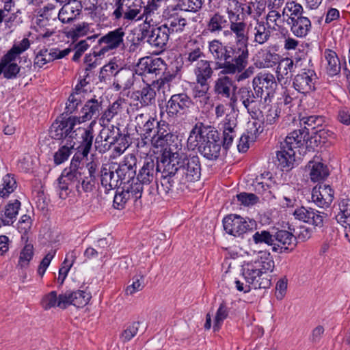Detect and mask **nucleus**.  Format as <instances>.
<instances>
[{
	"mask_svg": "<svg viewBox=\"0 0 350 350\" xmlns=\"http://www.w3.org/2000/svg\"><path fill=\"white\" fill-rule=\"evenodd\" d=\"M141 0H119L118 6L114 10L113 14L117 18L124 15L127 19H133L139 14Z\"/></svg>",
	"mask_w": 350,
	"mask_h": 350,
	"instance_id": "nucleus-21",
	"label": "nucleus"
},
{
	"mask_svg": "<svg viewBox=\"0 0 350 350\" xmlns=\"http://www.w3.org/2000/svg\"><path fill=\"white\" fill-rule=\"evenodd\" d=\"M124 31L122 28L116 29L109 31L98 40L100 49L98 52L94 51V57L103 55L110 50L121 46L123 44Z\"/></svg>",
	"mask_w": 350,
	"mask_h": 350,
	"instance_id": "nucleus-9",
	"label": "nucleus"
},
{
	"mask_svg": "<svg viewBox=\"0 0 350 350\" xmlns=\"http://www.w3.org/2000/svg\"><path fill=\"white\" fill-rule=\"evenodd\" d=\"M137 159L133 154H129L124 157V159L116 166L115 165L116 173L119 176L121 184L132 180L136 174Z\"/></svg>",
	"mask_w": 350,
	"mask_h": 350,
	"instance_id": "nucleus-14",
	"label": "nucleus"
},
{
	"mask_svg": "<svg viewBox=\"0 0 350 350\" xmlns=\"http://www.w3.org/2000/svg\"><path fill=\"white\" fill-rule=\"evenodd\" d=\"M265 111L262 110L261 116L263 118V124L271 125L278 120L280 111L276 105L263 107Z\"/></svg>",
	"mask_w": 350,
	"mask_h": 350,
	"instance_id": "nucleus-51",
	"label": "nucleus"
},
{
	"mask_svg": "<svg viewBox=\"0 0 350 350\" xmlns=\"http://www.w3.org/2000/svg\"><path fill=\"white\" fill-rule=\"evenodd\" d=\"M197 84H202L205 87V83H208L213 74V70L211 66V62L206 59H200L193 68Z\"/></svg>",
	"mask_w": 350,
	"mask_h": 350,
	"instance_id": "nucleus-25",
	"label": "nucleus"
},
{
	"mask_svg": "<svg viewBox=\"0 0 350 350\" xmlns=\"http://www.w3.org/2000/svg\"><path fill=\"white\" fill-rule=\"evenodd\" d=\"M253 240L256 244L266 243L268 245L273 246V250L277 252V247H275L273 235L269 232L262 230L260 232H256L253 235Z\"/></svg>",
	"mask_w": 350,
	"mask_h": 350,
	"instance_id": "nucleus-55",
	"label": "nucleus"
},
{
	"mask_svg": "<svg viewBox=\"0 0 350 350\" xmlns=\"http://www.w3.org/2000/svg\"><path fill=\"white\" fill-rule=\"evenodd\" d=\"M70 49L64 50L47 49L40 50L34 59V66L38 68H42L46 64L57 59H61L68 55L70 52Z\"/></svg>",
	"mask_w": 350,
	"mask_h": 350,
	"instance_id": "nucleus-22",
	"label": "nucleus"
},
{
	"mask_svg": "<svg viewBox=\"0 0 350 350\" xmlns=\"http://www.w3.org/2000/svg\"><path fill=\"white\" fill-rule=\"evenodd\" d=\"M317 76L312 69H303L293 79L294 88L301 94H308L315 90Z\"/></svg>",
	"mask_w": 350,
	"mask_h": 350,
	"instance_id": "nucleus-10",
	"label": "nucleus"
},
{
	"mask_svg": "<svg viewBox=\"0 0 350 350\" xmlns=\"http://www.w3.org/2000/svg\"><path fill=\"white\" fill-rule=\"evenodd\" d=\"M303 61H306V59L301 57H295L294 59L288 57L282 59L277 68L278 79L287 76L289 72L293 71L294 67L301 68L303 66Z\"/></svg>",
	"mask_w": 350,
	"mask_h": 350,
	"instance_id": "nucleus-34",
	"label": "nucleus"
},
{
	"mask_svg": "<svg viewBox=\"0 0 350 350\" xmlns=\"http://www.w3.org/2000/svg\"><path fill=\"white\" fill-rule=\"evenodd\" d=\"M0 187V196L6 198L16 189V182L13 176L6 174L1 180Z\"/></svg>",
	"mask_w": 350,
	"mask_h": 350,
	"instance_id": "nucleus-49",
	"label": "nucleus"
},
{
	"mask_svg": "<svg viewBox=\"0 0 350 350\" xmlns=\"http://www.w3.org/2000/svg\"><path fill=\"white\" fill-rule=\"evenodd\" d=\"M64 295L66 297V308L73 305L78 308H81L87 305L92 296L90 293L85 291H77L75 292H66Z\"/></svg>",
	"mask_w": 350,
	"mask_h": 350,
	"instance_id": "nucleus-32",
	"label": "nucleus"
},
{
	"mask_svg": "<svg viewBox=\"0 0 350 350\" xmlns=\"http://www.w3.org/2000/svg\"><path fill=\"white\" fill-rule=\"evenodd\" d=\"M334 199V191L328 185L319 184L312 192V202L320 208H327Z\"/></svg>",
	"mask_w": 350,
	"mask_h": 350,
	"instance_id": "nucleus-19",
	"label": "nucleus"
},
{
	"mask_svg": "<svg viewBox=\"0 0 350 350\" xmlns=\"http://www.w3.org/2000/svg\"><path fill=\"white\" fill-rule=\"evenodd\" d=\"M228 25V20L225 16L216 12L210 16L207 23V29L211 33L219 32Z\"/></svg>",
	"mask_w": 350,
	"mask_h": 350,
	"instance_id": "nucleus-45",
	"label": "nucleus"
},
{
	"mask_svg": "<svg viewBox=\"0 0 350 350\" xmlns=\"http://www.w3.org/2000/svg\"><path fill=\"white\" fill-rule=\"evenodd\" d=\"M1 72L5 78L10 79L16 77L19 72V67L16 63L4 64L1 62Z\"/></svg>",
	"mask_w": 350,
	"mask_h": 350,
	"instance_id": "nucleus-64",
	"label": "nucleus"
},
{
	"mask_svg": "<svg viewBox=\"0 0 350 350\" xmlns=\"http://www.w3.org/2000/svg\"><path fill=\"white\" fill-rule=\"evenodd\" d=\"M159 123V122H157L154 118L150 117L148 120H147V122L138 132H140L141 134L145 137V138H151L152 135L156 132L157 124Z\"/></svg>",
	"mask_w": 350,
	"mask_h": 350,
	"instance_id": "nucleus-59",
	"label": "nucleus"
},
{
	"mask_svg": "<svg viewBox=\"0 0 350 350\" xmlns=\"http://www.w3.org/2000/svg\"><path fill=\"white\" fill-rule=\"evenodd\" d=\"M208 49L215 61V68L221 69L223 75H234L247 66V60L236 52L235 47L226 46L219 40L209 41Z\"/></svg>",
	"mask_w": 350,
	"mask_h": 350,
	"instance_id": "nucleus-3",
	"label": "nucleus"
},
{
	"mask_svg": "<svg viewBox=\"0 0 350 350\" xmlns=\"http://www.w3.org/2000/svg\"><path fill=\"white\" fill-rule=\"evenodd\" d=\"M252 85L254 90L258 92L266 100L273 93L277 83L272 74L260 72L253 79Z\"/></svg>",
	"mask_w": 350,
	"mask_h": 350,
	"instance_id": "nucleus-11",
	"label": "nucleus"
},
{
	"mask_svg": "<svg viewBox=\"0 0 350 350\" xmlns=\"http://www.w3.org/2000/svg\"><path fill=\"white\" fill-rule=\"evenodd\" d=\"M30 46L29 40L27 38L23 39L18 44H15L4 55L1 62L4 64L12 63L17 56L26 51Z\"/></svg>",
	"mask_w": 350,
	"mask_h": 350,
	"instance_id": "nucleus-42",
	"label": "nucleus"
},
{
	"mask_svg": "<svg viewBox=\"0 0 350 350\" xmlns=\"http://www.w3.org/2000/svg\"><path fill=\"white\" fill-rule=\"evenodd\" d=\"M213 131L214 129L210 127L196 125L191 131L187 139V147L191 150L198 148L200 151Z\"/></svg>",
	"mask_w": 350,
	"mask_h": 350,
	"instance_id": "nucleus-17",
	"label": "nucleus"
},
{
	"mask_svg": "<svg viewBox=\"0 0 350 350\" xmlns=\"http://www.w3.org/2000/svg\"><path fill=\"white\" fill-rule=\"evenodd\" d=\"M165 70V64L160 57L154 59L145 57L139 59L136 66L135 73L137 76L146 74L159 75Z\"/></svg>",
	"mask_w": 350,
	"mask_h": 350,
	"instance_id": "nucleus-12",
	"label": "nucleus"
},
{
	"mask_svg": "<svg viewBox=\"0 0 350 350\" xmlns=\"http://www.w3.org/2000/svg\"><path fill=\"white\" fill-rule=\"evenodd\" d=\"M273 239L277 250L279 248L286 250L290 246L295 245V237L293 233L287 230H280L277 231L273 235Z\"/></svg>",
	"mask_w": 350,
	"mask_h": 350,
	"instance_id": "nucleus-38",
	"label": "nucleus"
},
{
	"mask_svg": "<svg viewBox=\"0 0 350 350\" xmlns=\"http://www.w3.org/2000/svg\"><path fill=\"white\" fill-rule=\"evenodd\" d=\"M280 201L284 206H293L296 202L297 191L288 185H282L280 188Z\"/></svg>",
	"mask_w": 350,
	"mask_h": 350,
	"instance_id": "nucleus-40",
	"label": "nucleus"
},
{
	"mask_svg": "<svg viewBox=\"0 0 350 350\" xmlns=\"http://www.w3.org/2000/svg\"><path fill=\"white\" fill-rule=\"evenodd\" d=\"M340 212L336 216L337 221L345 228L350 229V199H342L339 202Z\"/></svg>",
	"mask_w": 350,
	"mask_h": 350,
	"instance_id": "nucleus-43",
	"label": "nucleus"
},
{
	"mask_svg": "<svg viewBox=\"0 0 350 350\" xmlns=\"http://www.w3.org/2000/svg\"><path fill=\"white\" fill-rule=\"evenodd\" d=\"M173 137L165 122L157 124L156 132L151 137V143L156 148L163 147Z\"/></svg>",
	"mask_w": 350,
	"mask_h": 350,
	"instance_id": "nucleus-28",
	"label": "nucleus"
},
{
	"mask_svg": "<svg viewBox=\"0 0 350 350\" xmlns=\"http://www.w3.org/2000/svg\"><path fill=\"white\" fill-rule=\"evenodd\" d=\"M185 47V62L188 64H193L200 59H204L205 55L202 51L203 46L198 41L189 40Z\"/></svg>",
	"mask_w": 350,
	"mask_h": 350,
	"instance_id": "nucleus-31",
	"label": "nucleus"
},
{
	"mask_svg": "<svg viewBox=\"0 0 350 350\" xmlns=\"http://www.w3.org/2000/svg\"><path fill=\"white\" fill-rule=\"evenodd\" d=\"M306 167L309 171L310 178L313 182L323 180L329 175L327 167L321 161H310Z\"/></svg>",
	"mask_w": 350,
	"mask_h": 350,
	"instance_id": "nucleus-33",
	"label": "nucleus"
},
{
	"mask_svg": "<svg viewBox=\"0 0 350 350\" xmlns=\"http://www.w3.org/2000/svg\"><path fill=\"white\" fill-rule=\"evenodd\" d=\"M288 23L291 24V29L293 33L299 38L305 37L311 27L310 21L304 16L296 18L291 17V21H288Z\"/></svg>",
	"mask_w": 350,
	"mask_h": 350,
	"instance_id": "nucleus-37",
	"label": "nucleus"
},
{
	"mask_svg": "<svg viewBox=\"0 0 350 350\" xmlns=\"http://www.w3.org/2000/svg\"><path fill=\"white\" fill-rule=\"evenodd\" d=\"M303 12L302 6L295 1L288 2L283 10V15L288 16V22L291 21V17L296 18L301 17V14Z\"/></svg>",
	"mask_w": 350,
	"mask_h": 350,
	"instance_id": "nucleus-56",
	"label": "nucleus"
},
{
	"mask_svg": "<svg viewBox=\"0 0 350 350\" xmlns=\"http://www.w3.org/2000/svg\"><path fill=\"white\" fill-rule=\"evenodd\" d=\"M233 90V93L236 92L237 85L234 84L233 80L228 76H222L219 77L215 81L214 85V92L216 94L226 98H231V90Z\"/></svg>",
	"mask_w": 350,
	"mask_h": 350,
	"instance_id": "nucleus-27",
	"label": "nucleus"
},
{
	"mask_svg": "<svg viewBox=\"0 0 350 350\" xmlns=\"http://www.w3.org/2000/svg\"><path fill=\"white\" fill-rule=\"evenodd\" d=\"M131 198L129 194L124 188L121 191L118 192L113 199V206L117 209H122L124 208L128 200Z\"/></svg>",
	"mask_w": 350,
	"mask_h": 350,
	"instance_id": "nucleus-63",
	"label": "nucleus"
},
{
	"mask_svg": "<svg viewBox=\"0 0 350 350\" xmlns=\"http://www.w3.org/2000/svg\"><path fill=\"white\" fill-rule=\"evenodd\" d=\"M77 161H72L70 166L68 168H65L60 177L58 178V187L61 190L59 192V197L64 199L68 196V185L78 180L79 176L81 175L77 168Z\"/></svg>",
	"mask_w": 350,
	"mask_h": 350,
	"instance_id": "nucleus-18",
	"label": "nucleus"
},
{
	"mask_svg": "<svg viewBox=\"0 0 350 350\" xmlns=\"http://www.w3.org/2000/svg\"><path fill=\"white\" fill-rule=\"evenodd\" d=\"M100 110V102L96 98H92L88 100L82 109V116L77 117L80 122L77 124L79 127L81 122L90 120L92 118H96L99 115ZM76 118V116H75Z\"/></svg>",
	"mask_w": 350,
	"mask_h": 350,
	"instance_id": "nucleus-35",
	"label": "nucleus"
},
{
	"mask_svg": "<svg viewBox=\"0 0 350 350\" xmlns=\"http://www.w3.org/2000/svg\"><path fill=\"white\" fill-rule=\"evenodd\" d=\"M155 163L153 160L148 159L144 164L137 175L136 179L139 180L143 185H147L151 183L154 178L155 172Z\"/></svg>",
	"mask_w": 350,
	"mask_h": 350,
	"instance_id": "nucleus-39",
	"label": "nucleus"
},
{
	"mask_svg": "<svg viewBox=\"0 0 350 350\" xmlns=\"http://www.w3.org/2000/svg\"><path fill=\"white\" fill-rule=\"evenodd\" d=\"M65 5L57 12L58 19L62 23H69L75 19L80 14L81 5L77 1L64 3Z\"/></svg>",
	"mask_w": 350,
	"mask_h": 350,
	"instance_id": "nucleus-30",
	"label": "nucleus"
},
{
	"mask_svg": "<svg viewBox=\"0 0 350 350\" xmlns=\"http://www.w3.org/2000/svg\"><path fill=\"white\" fill-rule=\"evenodd\" d=\"M140 96V102L144 105H148L154 100L155 92L149 85L144 88L140 92H137Z\"/></svg>",
	"mask_w": 350,
	"mask_h": 350,
	"instance_id": "nucleus-62",
	"label": "nucleus"
},
{
	"mask_svg": "<svg viewBox=\"0 0 350 350\" xmlns=\"http://www.w3.org/2000/svg\"><path fill=\"white\" fill-rule=\"evenodd\" d=\"M170 34V30L166 25H163L143 31V36L147 39V42L150 45L159 49H163L166 45Z\"/></svg>",
	"mask_w": 350,
	"mask_h": 350,
	"instance_id": "nucleus-13",
	"label": "nucleus"
},
{
	"mask_svg": "<svg viewBox=\"0 0 350 350\" xmlns=\"http://www.w3.org/2000/svg\"><path fill=\"white\" fill-rule=\"evenodd\" d=\"M100 181L106 191H110L117 188L121 184V180L116 173L115 165L107 167L105 166L101 170Z\"/></svg>",
	"mask_w": 350,
	"mask_h": 350,
	"instance_id": "nucleus-26",
	"label": "nucleus"
},
{
	"mask_svg": "<svg viewBox=\"0 0 350 350\" xmlns=\"http://www.w3.org/2000/svg\"><path fill=\"white\" fill-rule=\"evenodd\" d=\"M192 104L190 98L185 94H178L172 96L167 104V113L170 116L184 114Z\"/></svg>",
	"mask_w": 350,
	"mask_h": 350,
	"instance_id": "nucleus-15",
	"label": "nucleus"
},
{
	"mask_svg": "<svg viewBox=\"0 0 350 350\" xmlns=\"http://www.w3.org/2000/svg\"><path fill=\"white\" fill-rule=\"evenodd\" d=\"M119 129H110L109 127H104L100 131L99 135L96 137V141L99 139L100 141H104L109 144H113L118 141L117 135H119Z\"/></svg>",
	"mask_w": 350,
	"mask_h": 350,
	"instance_id": "nucleus-54",
	"label": "nucleus"
},
{
	"mask_svg": "<svg viewBox=\"0 0 350 350\" xmlns=\"http://www.w3.org/2000/svg\"><path fill=\"white\" fill-rule=\"evenodd\" d=\"M21 207V202L18 200L10 202L4 209V217L1 219L3 225H10L14 222Z\"/></svg>",
	"mask_w": 350,
	"mask_h": 350,
	"instance_id": "nucleus-46",
	"label": "nucleus"
},
{
	"mask_svg": "<svg viewBox=\"0 0 350 350\" xmlns=\"http://www.w3.org/2000/svg\"><path fill=\"white\" fill-rule=\"evenodd\" d=\"M167 159L166 171L169 174H179L183 182H195L200 177V164L198 157H188L182 151L173 152L171 148L163 152Z\"/></svg>",
	"mask_w": 350,
	"mask_h": 350,
	"instance_id": "nucleus-4",
	"label": "nucleus"
},
{
	"mask_svg": "<svg viewBox=\"0 0 350 350\" xmlns=\"http://www.w3.org/2000/svg\"><path fill=\"white\" fill-rule=\"evenodd\" d=\"M122 184L123 185L124 189L131 194V197L135 201L142 197L144 185L139 182V180L133 178L132 180L126 181Z\"/></svg>",
	"mask_w": 350,
	"mask_h": 350,
	"instance_id": "nucleus-48",
	"label": "nucleus"
},
{
	"mask_svg": "<svg viewBox=\"0 0 350 350\" xmlns=\"http://www.w3.org/2000/svg\"><path fill=\"white\" fill-rule=\"evenodd\" d=\"M246 23L242 21L232 22L230 24V29L235 37L236 52L241 54L245 59H248L247 49L248 35L246 30Z\"/></svg>",
	"mask_w": 350,
	"mask_h": 350,
	"instance_id": "nucleus-8",
	"label": "nucleus"
},
{
	"mask_svg": "<svg viewBox=\"0 0 350 350\" xmlns=\"http://www.w3.org/2000/svg\"><path fill=\"white\" fill-rule=\"evenodd\" d=\"M32 221L30 216L24 215L21 217V219L18 222V229L21 233H23L24 235L22 236V239L25 242H27L28 237H26L27 232L30 230L31 228Z\"/></svg>",
	"mask_w": 350,
	"mask_h": 350,
	"instance_id": "nucleus-60",
	"label": "nucleus"
},
{
	"mask_svg": "<svg viewBox=\"0 0 350 350\" xmlns=\"http://www.w3.org/2000/svg\"><path fill=\"white\" fill-rule=\"evenodd\" d=\"M187 24L186 18L175 15L168 18L163 25H166L170 30V33H172L174 32L183 31Z\"/></svg>",
	"mask_w": 350,
	"mask_h": 350,
	"instance_id": "nucleus-52",
	"label": "nucleus"
},
{
	"mask_svg": "<svg viewBox=\"0 0 350 350\" xmlns=\"http://www.w3.org/2000/svg\"><path fill=\"white\" fill-rule=\"evenodd\" d=\"M225 231L234 237H239L252 229L254 221H247L238 215H229L223 220Z\"/></svg>",
	"mask_w": 350,
	"mask_h": 350,
	"instance_id": "nucleus-7",
	"label": "nucleus"
},
{
	"mask_svg": "<svg viewBox=\"0 0 350 350\" xmlns=\"http://www.w3.org/2000/svg\"><path fill=\"white\" fill-rule=\"evenodd\" d=\"M56 23L57 10L54 5L49 4L44 7L42 13L36 18L33 28L38 33V37L46 38L55 33Z\"/></svg>",
	"mask_w": 350,
	"mask_h": 350,
	"instance_id": "nucleus-6",
	"label": "nucleus"
},
{
	"mask_svg": "<svg viewBox=\"0 0 350 350\" xmlns=\"http://www.w3.org/2000/svg\"><path fill=\"white\" fill-rule=\"evenodd\" d=\"M229 314V308L227 306V304L225 301H222L215 316L214 321H213V331L217 332L220 329L222 323L225 319H227Z\"/></svg>",
	"mask_w": 350,
	"mask_h": 350,
	"instance_id": "nucleus-53",
	"label": "nucleus"
},
{
	"mask_svg": "<svg viewBox=\"0 0 350 350\" xmlns=\"http://www.w3.org/2000/svg\"><path fill=\"white\" fill-rule=\"evenodd\" d=\"M108 5L106 3H100L98 5H92L89 8V10H92L91 17L96 21H102L107 17L109 12L107 10Z\"/></svg>",
	"mask_w": 350,
	"mask_h": 350,
	"instance_id": "nucleus-57",
	"label": "nucleus"
},
{
	"mask_svg": "<svg viewBox=\"0 0 350 350\" xmlns=\"http://www.w3.org/2000/svg\"><path fill=\"white\" fill-rule=\"evenodd\" d=\"M293 215L296 219L312 224L315 227L323 226V215L311 208L306 209L304 207H301L294 211Z\"/></svg>",
	"mask_w": 350,
	"mask_h": 350,
	"instance_id": "nucleus-23",
	"label": "nucleus"
},
{
	"mask_svg": "<svg viewBox=\"0 0 350 350\" xmlns=\"http://www.w3.org/2000/svg\"><path fill=\"white\" fill-rule=\"evenodd\" d=\"M263 99L258 92H253L250 88L241 87L236 92L232 93L229 105L234 109L237 106L238 101H240L253 118L258 119L262 113Z\"/></svg>",
	"mask_w": 350,
	"mask_h": 350,
	"instance_id": "nucleus-5",
	"label": "nucleus"
},
{
	"mask_svg": "<svg viewBox=\"0 0 350 350\" xmlns=\"http://www.w3.org/2000/svg\"><path fill=\"white\" fill-rule=\"evenodd\" d=\"M203 0H180L179 5L182 10L191 12H198L202 8Z\"/></svg>",
	"mask_w": 350,
	"mask_h": 350,
	"instance_id": "nucleus-61",
	"label": "nucleus"
},
{
	"mask_svg": "<svg viewBox=\"0 0 350 350\" xmlns=\"http://www.w3.org/2000/svg\"><path fill=\"white\" fill-rule=\"evenodd\" d=\"M304 142V137L301 130H295L289 133L281 142L282 147L291 148L294 150L295 148L299 147Z\"/></svg>",
	"mask_w": 350,
	"mask_h": 350,
	"instance_id": "nucleus-47",
	"label": "nucleus"
},
{
	"mask_svg": "<svg viewBox=\"0 0 350 350\" xmlns=\"http://www.w3.org/2000/svg\"><path fill=\"white\" fill-rule=\"evenodd\" d=\"M278 165L283 171L291 170L295 162V151L291 148H283L280 144V150L276 154Z\"/></svg>",
	"mask_w": 350,
	"mask_h": 350,
	"instance_id": "nucleus-36",
	"label": "nucleus"
},
{
	"mask_svg": "<svg viewBox=\"0 0 350 350\" xmlns=\"http://www.w3.org/2000/svg\"><path fill=\"white\" fill-rule=\"evenodd\" d=\"M325 58L327 62L326 70L330 76H335L340 71V64L336 53L329 49L325 51Z\"/></svg>",
	"mask_w": 350,
	"mask_h": 350,
	"instance_id": "nucleus-41",
	"label": "nucleus"
},
{
	"mask_svg": "<svg viewBox=\"0 0 350 350\" xmlns=\"http://www.w3.org/2000/svg\"><path fill=\"white\" fill-rule=\"evenodd\" d=\"M33 256V247L31 243H26L22 250L18 261L21 267H25L32 259Z\"/></svg>",
	"mask_w": 350,
	"mask_h": 350,
	"instance_id": "nucleus-58",
	"label": "nucleus"
},
{
	"mask_svg": "<svg viewBox=\"0 0 350 350\" xmlns=\"http://www.w3.org/2000/svg\"><path fill=\"white\" fill-rule=\"evenodd\" d=\"M145 325L140 322H134L130 325L121 334V339L123 342L131 340L133 338L142 334L145 331Z\"/></svg>",
	"mask_w": 350,
	"mask_h": 350,
	"instance_id": "nucleus-50",
	"label": "nucleus"
},
{
	"mask_svg": "<svg viewBox=\"0 0 350 350\" xmlns=\"http://www.w3.org/2000/svg\"><path fill=\"white\" fill-rule=\"evenodd\" d=\"M248 262L243 266L242 275L254 289L267 288L271 286L269 273L274 269V261L266 250L250 249L245 252Z\"/></svg>",
	"mask_w": 350,
	"mask_h": 350,
	"instance_id": "nucleus-2",
	"label": "nucleus"
},
{
	"mask_svg": "<svg viewBox=\"0 0 350 350\" xmlns=\"http://www.w3.org/2000/svg\"><path fill=\"white\" fill-rule=\"evenodd\" d=\"M80 122L75 117L56 120L51 126L50 135L57 140H66V144L62 146L54 154V162L59 165L66 161L71 154V150L76 148L87 157L92 148L93 134L91 124L88 128L77 127Z\"/></svg>",
	"mask_w": 350,
	"mask_h": 350,
	"instance_id": "nucleus-1",
	"label": "nucleus"
},
{
	"mask_svg": "<svg viewBox=\"0 0 350 350\" xmlns=\"http://www.w3.org/2000/svg\"><path fill=\"white\" fill-rule=\"evenodd\" d=\"M200 152L209 160L217 159L221 153V142L219 141V133L214 130L201 147Z\"/></svg>",
	"mask_w": 350,
	"mask_h": 350,
	"instance_id": "nucleus-20",
	"label": "nucleus"
},
{
	"mask_svg": "<svg viewBox=\"0 0 350 350\" xmlns=\"http://www.w3.org/2000/svg\"><path fill=\"white\" fill-rule=\"evenodd\" d=\"M253 42L262 45L270 38L271 32L267 29L263 22L257 21L252 31Z\"/></svg>",
	"mask_w": 350,
	"mask_h": 350,
	"instance_id": "nucleus-44",
	"label": "nucleus"
},
{
	"mask_svg": "<svg viewBox=\"0 0 350 350\" xmlns=\"http://www.w3.org/2000/svg\"><path fill=\"white\" fill-rule=\"evenodd\" d=\"M167 159L162 154L161 161L157 164V170L161 172V178L159 183H157L158 194L165 196L172 190L174 187V180L172 178L176 174H168L166 171Z\"/></svg>",
	"mask_w": 350,
	"mask_h": 350,
	"instance_id": "nucleus-16",
	"label": "nucleus"
},
{
	"mask_svg": "<svg viewBox=\"0 0 350 350\" xmlns=\"http://www.w3.org/2000/svg\"><path fill=\"white\" fill-rule=\"evenodd\" d=\"M135 70L129 68H121L114 74L113 85L117 90L130 88L134 83Z\"/></svg>",
	"mask_w": 350,
	"mask_h": 350,
	"instance_id": "nucleus-24",
	"label": "nucleus"
},
{
	"mask_svg": "<svg viewBox=\"0 0 350 350\" xmlns=\"http://www.w3.org/2000/svg\"><path fill=\"white\" fill-rule=\"evenodd\" d=\"M66 297L64 293L57 296L56 291H51L44 295L41 299V306L44 310H49L53 308L58 307L66 308Z\"/></svg>",
	"mask_w": 350,
	"mask_h": 350,
	"instance_id": "nucleus-29",
	"label": "nucleus"
}]
</instances>
